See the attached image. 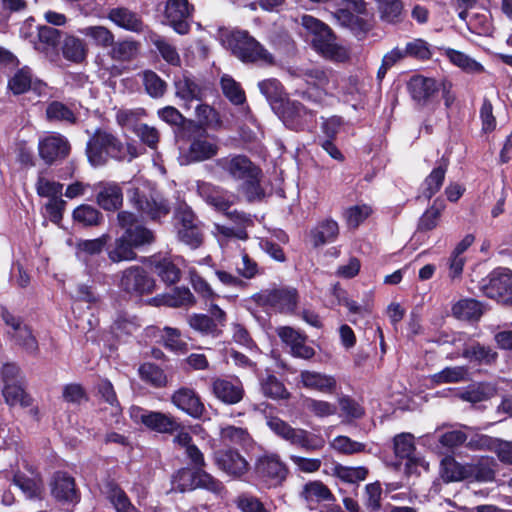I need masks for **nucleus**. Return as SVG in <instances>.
<instances>
[{"label":"nucleus","instance_id":"obj_62","mask_svg":"<svg viewBox=\"0 0 512 512\" xmlns=\"http://www.w3.org/2000/svg\"><path fill=\"white\" fill-rule=\"evenodd\" d=\"M108 498L117 512H140L130 501L126 493L119 487H112Z\"/></svg>","mask_w":512,"mask_h":512},{"label":"nucleus","instance_id":"obj_22","mask_svg":"<svg viewBox=\"0 0 512 512\" xmlns=\"http://www.w3.org/2000/svg\"><path fill=\"white\" fill-rule=\"evenodd\" d=\"M199 195L203 200L217 211L226 212L234 203V196L226 190L209 183L198 185Z\"/></svg>","mask_w":512,"mask_h":512},{"label":"nucleus","instance_id":"obj_41","mask_svg":"<svg viewBox=\"0 0 512 512\" xmlns=\"http://www.w3.org/2000/svg\"><path fill=\"white\" fill-rule=\"evenodd\" d=\"M80 33L89 37L95 45L101 48H108L113 45L115 36L113 32L105 26L96 25L82 28Z\"/></svg>","mask_w":512,"mask_h":512},{"label":"nucleus","instance_id":"obj_48","mask_svg":"<svg viewBox=\"0 0 512 512\" xmlns=\"http://www.w3.org/2000/svg\"><path fill=\"white\" fill-rule=\"evenodd\" d=\"M2 394L5 402L10 406L28 407L31 404V398L20 385L15 383L5 384Z\"/></svg>","mask_w":512,"mask_h":512},{"label":"nucleus","instance_id":"obj_57","mask_svg":"<svg viewBox=\"0 0 512 512\" xmlns=\"http://www.w3.org/2000/svg\"><path fill=\"white\" fill-rule=\"evenodd\" d=\"M467 28L477 35H487L491 32V22L487 12L473 13L466 18Z\"/></svg>","mask_w":512,"mask_h":512},{"label":"nucleus","instance_id":"obj_40","mask_svg":"<svg viewBox=\"0 0 512 512\" xmlns=\"http://www.w3.org/2000/svg\"><path fill=\"white\" fill-rule=\"evenodd\" d=\"M62 53L67 60L80 63L87 55V47L83 40L70 35L64 39Z\"/></svg>","mask_w":512,"mask_h":512},{"label":"nucleus","instance_id":"obj_31","mask_svg":"<svg viewBox=\"0 0 512 512\" xmlns=\"http://www.w3.org/2000/svg\"><path fill=\"white\" fill-rule=\"evenodd\" d=\"M218 145L206 136L193 138L189 146L187 157L193 162H201L214 157L218 153Z\"/></svg>","mask_w":512,"mask_h":512},{"label":"nucleus","instance_id":"obj_35","mask_svg":"<svg viewBox=\"0 0 512 512\" xmlns=\"http://www.w3.org/2000/svg\"><path fill=\"white\" fill-rule=\"evenodd\" d=\"M151 264L153 271L163 282L167 284H174L180 279V268L173 259L168 257L154 259Z\"/></svg>","mask_w":512,"mask_h":512},{"label":"nucleus","instance_id":"obj_4","mask_svg":"<svg viewBox=\"0 0 512 512\" xmlns=\"http://www.w3.org/2000/svg\"><path fill=\"white\" fill-rule=\"evenodd\" d=\"M227 46L232 53L246 63L271 65L273 56L246 31H232L226 38Z\"/></svg>","mask_w":512,"mask_h":512},{"label":"nucleus","instance_id":"obj_38","mask_svg":"<svg viewBox=\"0 0 512 512\" xmlns=\"http://www.w3.org/2000/svg\"><path fill=\"white\" fill-rule=\"evenodd\" d=\"M38 41L35 42V49L44 53L55 51L61 40V31L50 27L41 26L38 29Z\"/></svg>","mask_w":512,"mask_h":512},{"label":"nucleus","instance_id":"obj_11","mask_svg":"<svg viewBox=\"0 0 512 512\" xmlns=\"http://www.w3.org/2000/svg\"><path fill=\"white\" fill-rule=\"evenodd\" d=\"M393 449L396 457L406 460V470L408 473H418V468L425 470L428 464L416 453L414 436L411 433H400L393 438Z\"/></svg>","mask_w":512,"mask_h":512},{"label":"nucleus","instance_id":"obj_55","mask_svg":"<svg viewBox=\"0 0 512 512\" xmlns=\"http://www.w3.org/2000/svg\"><path fill=\"white\" fill-rule=\"evenodd\" d=\"M73 218L84 226H96L101 222L102 215L93 206L80 205L74 210Z\"/></svg>","mask_w":512,"mask_h":512},{"label":"nucleus","instance_id":"obj_8","mask_svg":"<svg viewBox=\"0 0 512 512\" xmlns=\"http://www.w3.org/2000/svg\"><path fill=\"white\" fill-rule=\"evenodd\" d=\"M313 48L324 58L335 62H346L350 59L349 50L336 42V36L328 25L322 28L321 34L311 38Z\"/></svg>","mask_w":512,"mask_h":512},{"label":"nucleus","instance_id":"obj_3","mask_svg":"<svg viewBox=\"0 0 512 512\" xmlns=\"http://www.w3.org/2000/svg\"><path fill=\"white\" fill-rule=\"evenodd\" d=\"M86 153L90 164L103 166L109 158L121 160L125 157L122 142L111 132L97 129L87 143Z\"/></svg>","mask_w":512,"mask_h":512},{"label":"nucleus","instance_id":"obj_25","mask_svg":"<svg viewBox=\"0 0 512 512\" xmlns=\"http://www.w3.org/2000/svg\"><path fill=\"white\" fill-rule=\"evenodd\" d=\"M96 196L97 204L106 211H116L123 203L122 188L115 182H99Z\"/></svg>","mask_w":512,"mask_h":512},{"label":"nucleus","instance_id":"obj_60","mask_svg":"<svg viewBox=\"0 0 512 512\" xmlns=\"http://www.w3.org/2000/svg\"><path fill=\"white\" fill-rule=\"evenodd\" d=\"M46 116L50 121H66L68 123L76 121L72 110L58 101H53L47 106Z\"/></svg>","mask_w":512,"mask_h":512},{"label":"nucleus","instance_id":"obj_49","mask_svg":"<svg viewBox=\"0 0 512 512\" xmlns=\"http://www.w3.org/2000/svg\"><path fill=\"white\" fill-rule=\"evenodd\" d=\"M220 439L225 444L244 445L250 441V435L245 428L227 425L221 427Z\"/></svg>","mask_w":512,"mask_h":512},{"label":"nucleus","instance_id":"obj_26","mask_svg":"<svg viewBox=\"0 0 512 512\" xmlns=\"http://www.w3.org/2000/svg\"><path fill=\"white\" fill-rule=\"evenodd\" d=\"M39 154L46 163H52L69 153V143L61 135H50L39 142Z\"/></svg>","mask_w":512,"mask_h":512},{"label":"nucleus","instance_id":"obj_21","mask_svg":"<svg viewBox=\"0 0 512 512\" xmlns=\"http://www.w3.org/2000/svg\"><path fill=\"white\" fill-rule=\"evenodd\" d=\"M171 401L178 409L194 418H200L205 411L200 397L191 388L182 387L178 389L172 394Z\"/></svg>","mask_w":512,"mask_h":512},{"label":"nucleus","instance_id":"obj_51","mask_svg":"<svg viewBox=\"0 0 512 512\" xmlns=\"http://www.w3.org/2000/svg\"><path fill=\"white\" fill-rule=\"evenodd\" d=\"M142 79L145 90L151 97L160 98L165 94L167 84L154 71H144Z\"/></svg>","mask_w":512,"mask_h":512},{"label":"nucleus","instance_id":"obj_54","mask_svg":"<svg viewBox=\"0 0 512 512\" xmlns=\"http://www.w3.org/2000/svg\"><path fill=\"white\" fill-rule=\"evenodd\" d=\"M221 88L223 94L234 104L240 105L245 101V93L240 84L236 82L231 76L224 75L221 78Z\"/></svg>","mask_w":512,"mask_h":512},{"label":"nucleus","instance_id":"obj_2","mask_svg":"<svg viewBox=\"0 0 512 512\" xmlns=\"http://www.w3.org/2000/svg\"><path fill=\"white\" fill-rule=\"evenodd\" d=\"M267 425L278 437L306 452L320 451L325 447L326 442L322 435L292 427L279 417H270Z\"/></svg>","mask_w":512,"mask_h":512},{"label":"nucleus","instance_id":"obj_7","mask_svg":"<svg viewBox=\"0 0 512 512\" xmlns=\"http://www.w3.org/2000/svg\"><path fill=\"white\" fill-rule=\"evenodd\" d=\"M258 476L269 486L278 487L287 479L289 469L277 454H265L255 464Z\"/></svg>","mask_w":512,"mask_h":512},{"label":"nucleus","instance_id":"obj_17","mask_svg":"<svg viewBox=\"0 0 512 512\" xmlns=\"http://www.w3.org/2000/svg\"><path fill=\"white\" fill-rule=\"evenodd\" d=\"M303 78L309 89L302 92V97L313 102H319L330 89L331 74L320 68L303 71Z\"/></svg>","mask_w":512,"mask_h":512},{"label":"nucleus","instance_id":"obj_5","mask_svg":"<svg viewBox=\"0 0 512 512\" xmlns=\"http://www.w3.org/2000/svg\"><path fill=\"white\" fill-rule=\"evenodd\" d=\"M174 227L178 240L191 249L199 248L204 241L202 225L192 209L186 204L180 205L174 214Z\"/></svg>","mask_w":512,"mask_h":512},{"label":"nucleus","instance_id":"obj_63","mask_svg":"<svg viewBox=\"0 0 512 512\" xmlns=\"http://www.w3.org/2000/svg\"><path fill=\"white\" fill-rule=\"evenodd\" d=\"M378 7L382 19L390 23L398 21L403 11L401 0H379Z\"/></svg>","mask_w":512,"mask_h":512},{"label":"nucleus","instance_id":"obj_58","mask_svg":"<svg viewBox=\"0 0 512 512\" xmlns=\"http://www.w3.org/2000/svg\"><path fill=\"white\" fill-rule=\"evenodd\" d=\"M63 185L40 174L36 182L37 194L41 197L58 199L62 193Z\"/></svg>","mask_w":512,"mask_h":512},{"label":"nucleus","instance_id":"obj_29","mask_svg":"<svg viewBox=\"0 0 512 512\" xmlns=\"http://www.w3.org/2000/svg\"><path fill=\"white\" fill-rule=\"evenodd\" d=\"M174 87L176 97L182 100L187 107L192 101H201L204 95L202 87L186 74L175 79Z\"/></svg>","mask_w":512,"mask_h":512},{"label":"nucleus","instance_id":"obj_61","mask_svg":"<svg viewBox=\"0 0 512 512\" xmlns=\"http://www.w3.org/2000/svg\"><path fill=\"white\" fill-rule=\"evenodd\" d=\"M196 117L200 125L208 128H218L221 120L218 112L207 104H199L195 110Z\"/></svg>","mask_w":512,"mask_h":512},{"label":"nucleus","instance_id":"obj_52","mask_svg":"<svg viewBox=\"0 0 512 512\" xmlns=\"http://www.w3.org/2000/svg\"><path fill=\"white\" fill-rule=\"evenodd\" d=\"M261 389L265 396L272 399H288L290 397L284 384L274 375H269L262 381Z\"/></svg>","mask_w":512,"mask_h":512},{"label":"nucleus","instance_id":"obj_59","mask_svg":"<svg viewBox=\"0 0 512 512\" xmlns=\"http://www.w3.org/2000/svg\"><path fill=\"white\" fill-rule=\"evenodd\" d=\"M304 407L319 418L329 417L337 412V407L334 404L314 398H306L304 400Z\"/></svg>","mask_w":512,"mask_h":512},{"label":"nucleus","instance_id":"obj_12","mask_svg":"<svg viewBox=\"0 0 512 512\" xmlns=\"http://www.w3.org/2000/svg\"><path fill=\"white\" fill-rule=\"evenodd\" d=\"M2 318L5 324L10 328L7 333L14 341L15 345L21 347L29 354L37 353L38 342L30 327L23 324L19 318L15 317L8 311H4L2 313Z\"/></svg>","mask_w":512,"mask_h":512},{"label":"nucleus","instance_id":"obj_14","mask_svg":"<svg viewBox=\"0 0 512 512\" xmlns=\"http://www.w3.org/2000/svg\"><path fill=\"white\" fill-rule=\"evenodd\" d=\"M120 287L129 294H150L155 288V281L140 266H131L123 271Z\"/></svg>","mask_w":512,"mask_h":512},{"label":"nucleus","instance_id":"obj_16","mask_svg":"<svg viewBox=\"0 0 512 512\" xmlns=\"http://www.w3.org/2000/svg\"><path fill=\"white\" fill-rule=\"evenodd\" d=\"M258 300L282 313H292L298 304V293L294 288H280L262 291Z\"/></svg>","mask_w":512,"mask_h":512},{"label":"nucleus","instance_id":"obj_19","mask_svg":"<svg viewBox=\"0 0 512 512\" xmlns=\"http://www.w3.org/2000/svg\"><path fill=\"white\" fill-rule=\"evenodd\" d=\"M281 117L287 127L303 130L314 120L315 114L298 101L286 100L282 103Z\"/></svg>","mask_w":512,"mask_h":512},{"label":"nucleus","instance_id":"obj_53","mask_svg":"<svg viewBox=\"0 0 512 512\" xmlns=\"http://www.w3.org/2000/svg\"><path fill=\"white\" fill-rule=\"evenodd\" d=\"M334 475L344 482L356 483L365 480L368 474L367 468L363 466L348 467L337 464L333 469Z\"/></svg>","mask_w":512,"mask_h":512},{"label":"nucleus","instance_id":"obj_9","mask_svg":"<svg viewBox=\"0 0 512 512\" xmlns=\"http://www.w3.org/2000/svg\"><path fill=\"white\" fill-rule=\"evenodd\" d=\"M130 414L136 422H141L147 428L159 433L172 434L180 429V424L170 414L148 411L139 407H132Z\"/></svg>","mask_w":512,"mask_h":512},{"label":"nucleus","instance_id":"obj_15","mask_svg":"<svg viewBox=\"0 0 512 512\" xmlns=\"http://www.w3.org/2000/svg\"><path fill=\"white\" fill-rule=\"evenodd\" d=\"M214 462L218 469L233 479H241L250 469L245 457L234 449L215 452Z\"/></svg>","mask_w":512,"mask_h":512},{"label":"nucleus","instance_id":"obj_50","mask_svg":"<svg viewBox=\"0 0 512 512\" xmlns=\"http://www.w3.org/2000/svg\"><path fill=\"white\" fill-rule=\"evenodd\" d=\"M471 465V480L491 482L495 478L496 463L493 459H481L477 464Z\"/></svg>","mask_w":512,"mask_h":512},{"label":"nucleus","instance_id":"obj_10","mask_svg":"<svg viewBox=\"0 0 512 512\" xmlns=\"http://www.w3.org/2000/svg\"><path fill=\"white\" fill-rule=\"evenodd\" d=\"M483 291L491 299L512 304V271L507 268L492 271Z\"/></svg>","mask_w":512,"mask_h":512},{"label":"nucleus","instance_id":"obj_18","mask_svg":"<svg viewBox=\"0 0 512 512\" xmlns=\"http://www.w3.org/2000/svg\"><path fill=\"white\" fill-rule=\"evenodd\" d=\"M193 7L188 0H168L166 2L164 15L173 29L181 34H187L190 25L187 19L192 15Z\"/></svg>","mask_w":512,"mask_h":512},{"label":"nucleus","instance_id":"obj_46","mask_svg":"<svg viewBox=\"0 0 512 512\" xmlns=\"http://www.w3.org/2000/svg\"><path fill=\"white\" fill-rule=\"evenodd\" d=\"M473 242L474 236L468 234L455 247L453 251V259L450 260V277H455L462 273L466 260V258L463 256V253L472 245Z\"/></svg>","mask_w":512,"mask_h":512},{"label":"nucleus","instance_id":"obj_13","mask_svg":"<svg viewBox=\"0 0 512 512\" xmlns=\"http://www.w3.org/2000/svg\"><path fill=\"white\" fill-rule=\"evenodd\" d=\"M119 226L125 230L126 237L136 248L151 244L154 241V234L141 224H138L136 216L129 211H121L117 214Z\"/></svg>","mask_w":512,"mask_h":512},{"label":"nucleus","instance_id":"obj_30","mask_svg":"<svg viewBox=\"0 0 512 512\" xmlns=\"http://www.w3.org/2000/svg\"><path fill=\"white\" fill-rule=\"evenodd\" d=\"M426 441L434 452L443 455L440 461L443 471L441 478L444 483H448V476L446 475V465L448 461V456L446 455L448 450V430L445 426L438 427L433 433L426 435Z\"/></svg>","mask_w":512,"mask_h":512},{"label":"nucleus","instance_id":"obj_34","mask_svg":"<svg viewBox=\"0 0 512 512\" xmlns=\"http://www.w3.org/2000/svg\"><path fill=\"white\" fill-rule=\"evenodd\" d=\"M109 240L108 235H102L99 238L91 240H80L76 244V256L86 265L89 264L90 258L99 255Z\"/></svg>","mask_w":512,"mask_h":512},{"label":"nucleus","instance_id":"obj_33","mask_svg":"<svg viewBox=\"0 0 512 512\" xmlns=\"http://www.w3.org/2000/svg\"><path fill=\"white\" fill-rule=\"evenodd\" d=\"M452 313L458 320L473 322L480 319L483 307L474 299H462L453 305Z\"/></svg>","mask_w":512,"mask_h":512},{"label":"nucleus","instance_id":"obj_23","mask_svg":"<svg viewBox=\"0 0 512 512\" xmlns=\"http://www.w3.org/2000/svg\"><path fill=\"white\" fill-rule=\"evenodd\" d=\"M50 487L51 494L57 501L74 503L79 500L75 480L66 473L57 472L50 483Z\"/></svg>","mask_w":512,"mask_h":512},{"label":"nucleus","instance_id":"obj_43","mask_svg":"<svg viewBox=\"0 0 512 512\" xmlns=\"http://www.w3.org/2000/svg\"><path fill=\"white\" fill-rule=\"evenodd\" d=\"M302 497L308 503H319L332 499V493L321 481H310L304 485Z\"/></svg>","mask_w":512,"mask_h":512},{"label":"nucleus","instance_id":"obj_47","mask_svg":"<svg viewBox=\"0 0 512 512\" xmlns=\"http://www.w3.org/2000/svg\"><path fill=\"white\" fill-rule=\"evenodd\" d=\"M140 378L157 388L163 387L167 383V377L164 371L152 363H144L139 367Z\"/></svg>","mask_w":512,"mask_h":512},{"label":"nucleus","instance_id":"obj_20","mask_svg":"<svg viewBox=\"0 0 512 512\" xmlns=\"http://www.w3.org/2000/svg\"><path fill=\"white\" fill-rule=\"evenodd\" d=\"M211 388L213 395L228 405L239 403L245 394L243 385L238 379L216 378L212 381Z\"/></svg>","mask_w":512,"mask_h":512},{"label":"nucleus","instance_id":"obj_37","mask_svg":"<svg viewBox=\"0 0 512 512\" xmlns=\"http://www.w3.org/2000/svg\"><path fill=\"white\" fill-rule=\"evenodd\" d=\"M339 234V227L336 221L326 219L319 223L311 232L312 242L315 247L333 242Z\"/></svg>","mask_w":512,"mask_h":512},{"label":"nucleus","instance_id":"obj_24","mask_svg":"<svg viewBox=\"0 0 512 512\" xmlns=\"http://www.w3.org/2000/svg\"><path fill=\"white\" fill-rule=\"evenodd\" d=\"M300 382L309 390L323 394H334L337 389V380L334 376L317 371L303 370L300 372Z\"/></svg>","mask_w":512,"mask_h":512},{"label":"nucleus","instance_id":"obj_56","mask_svg":"<svg viewBox=\"0 0 512 512\" xmlns=\"http://www.w3.org/2000/svg\"><path fill=\"white\" fill-rule=\"evenodd\" d=\"M450 62L467 73H481L484 67L470 56L450 49Z\"/></svg>","mask_w":512,"mask_h":512},{"label":"nucleus","instance_id":"obj_28","mask_svg":"<svg viewBox=\"0 0 512 512\" xmlns=\"http://www.w3.org/2000/svg\"><path fill=\"white\" fill-rule=\"evenodd\" d=\"M408 91L412 99L418 103H426L439 90L437 82L432 78H426L421 75L413 76L408 84Z\"/></svg>","mask_w":512,"mask_h":512},{"label":"nucleus","instance_id":"obj_42","mask_svg":"<svg viewBox=\"0 0 512 512\" xmlns=\"http://www.w3.org/2000/svg\"><path fill=\"white\" fill-rule=\"evenodd\" d=\"M136 247L123 235L115 240L114 246L108 253L109 259L112 262L118 263L122 261H132L136 259L134 251Z\"/></svg>","mask_w":512,"mask_h":512},{"label":"nucleus","instance_id":"obj_39","mask_svg":"<svg viewBox=\"0 0 512 512\" xmlns=\"http://www.w3.org/2000/svg\"><path fill=\"white\" fill-rule=\"evenodd\" d=\"M109 56L120 62H128L135 59L139 53L140 44L134 40H121L113 42L110 46Z\"/></svg>","mask_w":512,"mask_h":512},{"label":"nucleus","instance_id":"obj_6","mask_svg":"<svg viewBox=\"0 0 512 512\" xmlns=\"http://www.w3.org/2000/svg\"><path fill=\"white\" fill-rule=\"evenodd\" d=\"M132 205L152 220L165 217L170 212L167 201L157 192L147 187H132L128 191Z\"/></svg>","mask_w":512,"mask_h":512},{"label":"nucleus","instance_id":"obj_1","mask_svg":"<svg viewBox=\"0 0 512 512\" xmlns=\"http://www.w3.org/2000/svg\"><path fill=\"white\" fill-rule=\"evenodd\" d=\"M216 168L226 177L242 182L247 200L261 199L264 191L260 186L261 170L247 156L230 154L215 161Z\"/></svg>","mask_w":512,"mask_h":512},{"label":"nucleus","instance_id":"obj_44","mask_svg":"<svg viewBox=\"0 0 512 512\" xmlns=\"http://www.w3.org/2000/svg\"><path fill=\"white\" fill-rule=\"evenodd\" d=\"M329 444L331 449L343 455H354L366 451L365 443L352 440L345 435L336 436Z\"/></svg>","mask_w":512,"mask_h":512},{"label":"nucleus","instance_id":"obj_45","mask_svg":"<svg viewBox=\"0 0 512 512\" xmlns=\"http://www.w3.org/2000/svg\"><path fill=\"white\" fill-rule=\"evenodd\" d=\"M155 305L164 304L170 307L188 306L194 303L193 294L187 288H177L172 294L160 298H154Z\"/></svg>","mask_w":512,"mask_h":512},{"label":"nucleus","instance_id":"obj_27","mask_svg":"<svg viewBox=\"0 0 512 512\" xmlns=\"http://www.w3.org/2000/svg\"><path fill=\"white\" fill-rule=\"evenodd\" d=\"M107 18L120 28L140 33L144 30L141 17L126 7H116L109 10Z\"/></svg>","mask_w":512,"mask_h":512},{"label":"nucleus","instance_id":"obj_64","mask_svg":"<svg viewBox=\"0 0 512 512\" xmlns=\"http://www.w3.org/2000/svg\"><path fill=\"white\" fill-rule=\"evenodd\" d=\"M32 75L30 69L22 68L18 70L9 80L8 86L14 94H22L31 87Z\"/></svg>","mask_w":512,"mask_h":512},{"label":"nucleus","instance_id":"obj_36","mask_svg":"<svg viewBox=\"0 0 512 512\" xmlns=\"http://www.w3.org/2000/svg\"><path fill=\"white\" fill-rule=\"evenodd\" d=\"M463 356L480 365H491L496 362L498 353L490 346L474 343L463 350Z\"/></svg>","mask_w":512,"mask_h":512},{"label":"nucleus","instance_id":"obj_32","mask_svg":"<svg viewBox=\"0 0 512 512\" xmlns=\"http://www.w3.org/2000/svg\"><path fill=\"white\" fill-rule=\"evenodd\" d=\"M495 394V385L482 382L470 385L465 391L454 392L453 396H457L467 402L478 403L491 398Z\"/></svg>","mask_w":512,"mask_h":512}]
</instances>
